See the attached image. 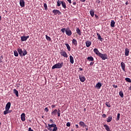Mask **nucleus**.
I'll return each instance as SVG.
<instances>
[{"instance_id": "1", "label": "nucleus", "mask_w": 131, "mask_h": 131, "mask_svg": "<svg viewBox=\"0 0 131 131\" xmlns=\"http://www.w3.org/2000/svg\"><path fill=\"white\" fill-rule=\"evenodd\" d=\"M60 31H61L62 33H65L66 32V34H67L68 36H71V35H72V31L69 29V27H68L67 29L62 28L60 30Z\"/></svg>"}, {"instance_id": "2", "label": "nucleus", "mask_w": 131, "mask_h": 131, "mask_svg": "<svg viewBox=\"0 0 131 131\" xmlns=\"http://www.w3.org/2000/svg\"><path fill=\"white\" fill-rule=\"evenodd\" d=\"M52 127H53V129H52ZM47 129L50 131H57L58 127L57 126V125L55 124H48V127H47Z\"/></svg>"}, {"instance_id": "3", "label": "nucleus", "mask_w": 131, "mask_h": 131, "mask_svg": "<svg viewBox=\"0 0 131 131\" xmlns=\"http://www.w3.org/2000/svg\"><path fill=\"white\" fill-rule=\"evenodd\" d=\"M17 52L20 57H23L27 55V51L26 50V49H24V51H23L22 49L18 48L17 49Z\"/></svg>"}, {"instance_id": "4", "label": "nucleus", "mask_w": 131, "mask_h": 131, "mask_svg": "<svg viewBox=\"0 0 131 131\" xmlns=\"http://www.w3.org/2000/svg\"><path fill=\"white\" fill-rule=\"evenodd\" d=\"M63 62H62L61 63H57L55 64H54L52 67V69H60L61 67H63Z\"/></svg>"}, {"instance_id": "5", "label": "nucleus", "mask_w": 131, "mask_h": 131, "mask_svg": "<svg viewBox=\"0 0 131 131\" xmlns=\"http://www.w3.org/2000/svg\"><path fill=\"white\" fill-rule=\"evenodd\" d=\"M98 57H99L100 58H101L102 60H106L108 59V55L106 53H104V54L100 53Z\"/></svg>"}, {"instance_id": "6", "label": "nucleus", "mask_w": 131, "mask_h": 131, "mask_svg": "<svg viewBox=\"0 0 131 131\" xmlns=\"http://www.w3.org/2000/svg\"><path fill=\"white\" fill-rule=\"evenodd\" d=\"M79 78L81 82H84L85 81V77L83 75H79Z\"/></svg>"}, {"instance_id": "7", "label": "nucleus", "mask_w": 131, "mask_h": 131, "mask_svg": "<svg viewBox=\"0 0 131 131\" xmlns=\"http://www.w3.org/2000/svg\"><path fill=\"white\" fill-rule=\"evenodd\" d=\"M60 55H61V56H62L63 57H64L65 58H68L67 53L64 51H61V52H60Z\"/></svg>"}, {"instance_id": "8", "label": "nucleus", "mask_w": 131, "mask_h": 131, "mask_svg": "<svg viewBox=\"0 0 131 131\" xmlns=\"http://www.w3.org/2000/svg\"><path fill=\"white\" fill-rule=\"evenodd\" d=\"M52 12L53 14H54V15H61V12L58 10L54 9L52 11Z\"/></svg>"}, {"instance_id": "9", "label": "nucleus", "mask_w": 131, "mask_h": 131, "mask_svg": "<svg viewBox=\"0 0 131 131\" xmlns=\"http://www.w3.org/2000/svg\"><path fill=\"white\" fill-rule=\"evenodd\" d=\"M29 37V36L20 37L21 41H26V40L28 39Z\"/></svg>"}, {"instance_id": "10", "label": "nucleus", "mask_w": 131, "mask_h": 131, "mask_svg": "<svg viewBox=\"0 0 131 131\" xmlns=\"http://www.w3.org/2000/svg\"><path fill=\"white\" fill-rule=\"evenodd\" d=\"M19 5L21 8H24L25 7V1L24 0H20Z\"/></svg>"}, {"instance_id": "11", "label": "nucleus", "mask_w": 131, "mask_h": 131, "mask_svg": "<svg viewBox=\"0 0 131 131\" xmlns=\"http://www.w3.org/2000/svg\"><path fill=\"white\" fill-rule=\"evenodd\" d=\"M93 52L97 55V56H99V55L101 54V53L99 51L98 49L95 48L93 50Z\"/></svg>"}, {"instance_id": "12", "label": "nucleus", "mask_w": 131, "mask_h": 131, "mask_svg": "<svg viewBox=\"0 0 131 131\" xmlns=\"http://www.w3.org/2000/svg\"><path fill=\"white\" fill-rule=\"evenodd\" d=\"M79 124L80 126H81L82 127H88V125H86L84 122L82 121H80L79 123Z\"/></svg>"}, {"instance_id": "13", "label": "nucleus", "mask_w": 131, "mask_h": 131, "mask_svg": "<svg viewBox=\"0 0 131 131\" xmlns=\"http://www.w3.org/2000/svg\"><path fill=\"white\" fill-rule=\"evenodd\" d=\"M10 108H11V102H9L7 103L6 107H5V110H9Z\"/></svg>"}, {"instance_id": "14", "label": "nucleus", "mask_w": 131, "mask_h": 131, "mask_svg": "<svg viewBox=\"0 0 131 131\" xmlns=\"http://www.w3.org/2000/svg\"><path fill=\"white\" fill-rule=\"evenodd\" d=\"M121 67L122 70L124 71V72H125V64H124V62H121Z\"/></svg>"}, {"instance_id": "15", "label": "nucleus", "mask_w": 131, "mask_h": 131, "mask_svg": "<svg viewBox=\"0 0 131 131\" xmlns=\"http://www.w3.org/2000/svg\"><path fill=\"white\" fill-rule=\"evenodd\" d=\"M85 45L87 48H90V47L91 46V45H92V41L90 40H88L85 42Z\"/></svg>"}, {"instance_id": "16", "label": "nucleus", "mask_w": 131, "mask_h": 131, "mask_svg": "<svg viewBox=\"0 0 131 131\" xmlns=\"http://www.w3.org/2000/svg\"><path fill=\"white\" fill-rule=\"evenodd\" d=\"M20 116L21 121H25V120H26V118H25V113H23Z\"/></svg>"}, {"instance_id": "17", "label": "nucleus", "mask_w": 131, "mask_h": 131, "mask_svg": "<svg viewBox=\"0 0 131 131\" xmlns=\"http://www.w3.org/2000/svg\"><path fill=\"white\" fill-rule=\"evenodd\" d=\"M97 35L98 36V39L100 40V41H103L104 40V39L101 37V35L99 33H97Z\"/></svg>"}, {"instance_id": "18", "label": "nucleus", "mask_w": 131, "mask_h": 131, "mask_svg": "<svg viewBox=\"0 0 131 131\" xmlns=\"http://www.w3.org/2000/svg\"><path fill=\"white\" fill-rule=\"evenodd\" d=\"M70 62L71 64L74 63V58H73V56L71 55L70 56Z\"/></svg>"}, {"instance_id": "19", "label": "nucleus", "mask_w": 131, "mask_h": 131, "mask_svg": "<svg viewBox=\"0 0 131 131\" xmlns=\"http://www.w3.org/2000/svg\"><path fill=\"white\" fill-rule=\"evenodd\" d=\"M13 94L16 96V97H19V92L16 89H13Z\"/></svg>"}, {"instance_id": "20", "label": "nucleus", "mask_w": 131, "mask_h": 131, "mask_svg": "<svg viewBox=\"0 0 131 131\" xmlns=\"http://www.w3.org/2000/svg\"><path fill=\"white\" fill-rule=\"evenodd\" d=\"M101 86H102V84L101 83V82H98L96 84L95 87L97 88V89H101Z\"/></svg>"}, {"instance_id": "21", "label": "nucleus", "mask_w": 131, "mask_h": 131, "mask_svg": "<svg viewBox=\"0 0 131 131\" xmlns=\"http://www.w3.org/2000/svg\"><path fill=\"white\" fill-rule=\"evenodd\" d=\"M57 112H58V110L57 109H55L52 112L51 114L52 115H54L55 116H56V115H57Z\"/></svg>"}, {"instance_id": "22", "label": "nucleus", "mask_w": 131, "mask_h": 131, "mask_svg": "<svg viewBox=\"0 0 131 131\" xmlns=\"http://www.w3.org/2000/svg\"><path fill=\"white\" fill-rule=\"evenodd\" d=\"M76 31L78 35H81V31H80V29H79V28H76Z\"/></svg>"}, {"instance_id": "23", "label": "nucleus", "mask_w": 131, "mask_h": 131, "mask_svg": "<svg viewBox=\"0 0 131 131\" xmlns=\"http://www.w3.org/2000/svg\"><path fill=\"white\" fill-rule=\"evenodd\" d=\"M128 54H129V49L126 48L125 50V55L128 56Z\"/></svg>"}, {"instance_id": "24", "label": "nucleus", "mask_w": 131, "mask_h": 131, "mask_svg": "<svg viewBox=\"0 0 131 131\" xmlns=\"http://www.w3.org/2000/svg\"><path fill=\"white\" fill-rule=\"evenodd\" d=\"M61 5L63 9H66V3L64 1H61Z\"/></svg>"}, {"instance_id": "25", "label": "nucleus", "mask_w": 131, "mask_h": 131, "mask_svg": "<svg viewBox=\"0 0 131 131\" xmlns=\"http://www.w3.org/2000/svg\"><path fill=\"white\" fill-rule=\"evenodd\" d=\"M87 60H88V61H89L93 62V61H94V57H93L92 56H89L87 58Z\"/></svg>"}, {"instance_id": "26", "label": "nucleus", "mask_w": 131, "mask_h": 131, "mask_svg": "<svg viewBox=\"0 0 131 131\" xmlns=\"http://www.w3.org/2000/svg\"><path fill=\"white\" fill-rule=\"evenodd\" d=\"M103 126L104 127H105V129H106V130L110 131V128L109 127V126H108V125L105 124L103 125Z\"/></svg>"}, {"instance_id": "27", "label": "nucleus", "mask_w": 131, "mask_h": 131, "mask_svg": "<svg viewBox=\"0 0 131 131\" xmlns=\"http://www.w3.org/2000/svg\"><path fill=\"white\" fill-rule=\"evenodd\" d=\"M65 45L67 47V50L70 52L71 51V48H70V46H69V44L68 43H66Z\"/></svg>"}, {"instance_id": "28", "label": "nucleus", "mask_w": 131, "mask_h": 131, "mask_svg": "<svg viewBox=\"0 0 131 131\" xmlns=\"http://www.w3.org/2000/svg\"><path fill=\"white\" fill-rule=\"evenodd\" d=\"M106 121H107V122H111V121H112V116H110L107 118V120H106Z\"/></svg>"}, {"instance_id": "29", "label": "nucleus", "mask_w": 131, "mask_h": 131, "mask_svg": "<svg viewBox=\"0 0 131 131\" xmlns=\"http://www.w3.org/2000/svg\"><path fill=\"white\" fill-rule=\"evenodd\" d=\"M115 27V21L114 20H112L111 22V27Z\"/></svg>"}, {"instance_id": "30", "label": "nucleus", "mask_w": 131, "mask_h": 131, "mask_svg": "<svg viewBox=\"0 0 131 131\" xmlns=\"http://www.w3.org/2000/svg\"><path fill=\"white\" fill-rule=\"evenodd\" d=\"M72 43L74 44V46H77V41L75 39H73Z\"/></svg>"}, {"instance_id": "31", "label": "nucleus", "mask_w": 131, "mask_h": 131, "mask_svg": "<svg viewBox=\"0 0 131 131\" xmlns=\"http://www.w3.org/2000/svg\"><path fill=\"white\" fill-rule=\"evenodd\" d=\"M90 15L92 17H94V16L95 15V11L94 10H91L90 11Z\"/></svg>"}, {"instance_id": "32", "label": "nucleus", "mask_w": 131, "mask_h": 131, "mask_svg": "<svg viewBox=\"0 0 131 131\" xmlns=\"http://www.w3.org/2000/svg\"><path fill=\"white\" fill-rule=\"evenodd\" d=\"M46 38L47 40H48L49 41H51L52 40V39H51V37L47 35H46Z\"/></svg>"}, {"instance_id": "33", "label": "nucleus", "mask_w": 131, "mask_h": 131, "mask_svg": "<svg viewBox=\"0 0 131 131\" xmlns=\"http://www.w3.org/2000/svg\"><path fill=\"white\" fill-rule=\"evenodd\" d=\"M62 4V1H60L59 0H58L57 3V6L60 7L61 6V4Z\"/></svg>"}, {"instance_id": "34", "label": "nucleus", "mask_w": 131, "mask_h": 131, "mask_svg": "<svg viewBox=\"0 0 131 131\" xmlns=\"http://www.w3.org/2000/svg\"><path fill=\"white\" fill-rule=\"evenodd\" d=\"M14 54L15 57H18V56H19V54L18 53V52L16 50L14 51Z\"/></svg>"}, {"instance_id": "35", "label": "nucleus", "mask_w": 131, "mask_h": 131, "mask_svg": "<svg viewBox=\"0 0 131 131\" xmlns=\"http://www.w3.org/2000/svg\"><path fill=\"white\" fill-rule=\"evenodd\" d=\"M119 94L121 98H123V92L122 91H120Z\"/></svg>"}, {"instance_id": "36", "label": "nucleus", "mask_w": 131, "mask_h": 131, "mask_svg": "<svg viewBox=\"0 0 131 131\" xmlns=\"http://www.w3.org/2000/svg\"><path fill=\"white\" fill-rule=\"evenodd\" d=\"M57 116L58 117H60V116H61V111H60L59 109L58 110V111H57Z\"/></svg>"}, {"instance_id": "37", "label": "nucleus", "mask_w": 131, "mask_h": 131, "mask_svg": "<svg viewBox=\"0 0 131 131\" xmlns=\"http://www.w3.org/2000/svg\"><path fill=\"white\" fill-rule=\"evenodd\" d=\"M119 119H120V114L118 113L117 114V119H116L117 121H118V120H119Z\"/></svg>"}, {"instance_id": "38", "label": "nucleus", "mask_w": 131, "mask_h": 131, "mask_svg": "<svg viewBox=\"0 0 131 131\" xmlns=\"http://www.w3.org/2000/svg\"><path fill=\"white\" fill-rule=\"evenodd\" d=\"M125 80H126L127 82H131V80L129 78H125Z\"/></svg>"}, {"instance_id": "39", "label": "nucleus", "mask_w": 131, "mask_h": 131, "mask_svg": "<svg viewBox=\"0 0 131 131\" xmlns=\"http://www.w3.org/2000/svg\"><path fill=\"white\" fill-rule=\"evenodd\" d=\"M105 105L106 106H107V107H111V105L110 104V103H109V102H105Z\"/></svg>"}, {"instance_id": "40", "label": "nucleus", "mask_w": 131, "mask_h": 131, "mask_svg": "<svg viewBox=\"0 0 131 131\" xmlns=\"http://www.w3.org/2000/svg\"><path fill=\"white\" fill-rule=\"evenodd\" d=\"M43 7L45 10H48V5H47V4L45 3L43 4Z\"/></svg>"}, {"instance_id": "41", "label": "nucleus", "mask_w": 131, "mask_h": 131, "mask_svg": "<svg viewBox=\"0 0 131 131\" xmlns=\"http://www.w3.org/2000/svg\"><path fill=\"white\" fill-rule=\"evenodd\" d=\"M8 113H9V110H6V111H5L4 112V115H7V114H8Z\"/></svg>"}, {"instance_id": "42", "label": "nucleus", "mask_w": 131, "mask_h": 131, "mask_svg": "<svg viewBox=\"0 0 131 131\" xmlns=\"http://www.w3.org/2000/svg\"><path fill=\"white\" fill-rule=\"evenodd\" d=\"M3 59H4V57H3V56H0V63H3Z\"/></svg>"}, {"instance_id": "43", "label": "nucleus", "mask_w": 131, "mask_h": 131, "mask_svg": "<svg viewBox=\"0 0 131 131\" xmlns=\"http://www.w3.org/2000/svg\"><path fill=\"white\" fill-rule=\"evenodd\" d=\"M44 111H45V112H49V108H48V107H46Z\"/></svg>"}, {"instance_id": "44", "label": "nucleus", "mask_w": 131, "mask_h": 131, "mask_svg": "<svg viewBox=\"0 0 131 131\" xmlns=\"http://www.w3.org/2000/svg\"><path fill=\"white\" fill-rule=\"evenodd\" d=\"M102 117H103V118H106V114H103L102 115Z\"/></svg>"}, {"instance_id": "45", "label": "nucleus", "mask_w": 131, "mask_h": 131, "mask_svg": "<svg viewBox=\"0 0 131 131\" xmlns=\"http://www.w3.org/2000/svg\"><path fill=\"white\" fill-rule=\"evenodd\" d=\"M67 126H68L69 127L70 126V122H68L67 123Z\"/></svg>"}, {"instance_id": "46", "label": "nucleus", "mask_w": 131, "mask_h": 131, "mask_svg": "<svg viewBox=\"0 0 131 131\" xmlns=\"http://www.w3.org/2000/svg\"><path fill=\"white\" fill-rule=\"evenodd\" d=\"M95 62H91V63H90V66H93V65H94V63Z\"/></svg>"}, {"instance_id": "47", "label": "nucleus", "mask_w": 131, "mask_h": 131, "mask_svg": "<svg viewBox=\"0 0 131 131\" xmlns=\"http://www.w3.org/2000/svg\"><path fill=\"white\" fill-rule=\"evenodd\" d=\"M113 88H114L115 89H117V85H113Z\"/></svg>"}, {"instance_id": "48", "label": "nucleus", "mask_w": 131, "mask_h": 131, "mask_svg": "<svg viewBox=\"0 0 131 131\" xmlns=\"http://www.w3.org/2000/svg\"><path fill=\"white\" fill-rule=\"evenodd\" d=\"M73 5L74 6H76V2H74L73 3Z\"/></svg>"}, {"instance_id": "49", "label": "nucleus", "mask_w": 131, "mask_h": 131, "mask_svg": "<svg viewBox=\"0 0 131 131\" xmlns=\"http://www.w3.org/2000/svg\"><path fill=\"white\" fill-rule=\"evenodd\" d=\"M51 107H52V108H55V107H56V105H51Z\"/></svg>"}, {"instance_id": "50", "label": "nucleus", "mask_w": 131, "mask_h": 131, "mask_svg": "<svg viewBox=\"0 0 131 131\" xmlns=\"http://www.w3.org/2000/svg\"><path fill=\"white\" fill-rule=\"evenodd\" d=\"M85 127V130H89V127L87 126V127Z\"/></svg>"}, {"instance_id": "51", "label": "nucleus", "mask_w": 131, "mask_h": 131, "mask_svg": "<svg viewBox=\"0 0 131 131\" xmlns=\"http://www.w3.org/2000/svg\"><path fill=\"white\" fill-rule=\"evenodd\" d=\"M79 70L80 71H82V68H79Z\"/></svg>"}, {"instance_id": "52", "label": "nucleus", "mask_w": 131, "mask_h": 131, "mask_svg": "<svg viewBox=\"0 0 131 131\" xmlns=\"http://www.w3.org/2000/svg\"><path fill=\"white\" fill-rule=\"evenodd\" d=\"M75 126H76V128H78V127H79V126L77 124H76Z\"/></svg>"}, {"instance_id": "53", "label": "nucleus", "mask_w": 131, "mask_h": 131, "mask_svg": "<svg viewBox=\"0 0 131 131\" xmlns=\"http://www.w3.org/2000/svg\"><path fill=\"white\" fill-rule=\"evenodd\" d=\"M50 122H51V123H53V122H54V121H53V120H52V119H50Z\"/></svg>"}, {"instance_id": "54", "label": "nucleus", "mask_w": 131, "mask_h": 131, "mask_svg": "<svg viewBox=\"0 0 131 131\" xmlns=\"http://www.w3.org/2000/svg\"><path fill=\"white\" fill-rule=\"evenodd\" d=\"M82 3H84L85 2V0H80Z\"/></svg>"}, {"instance_id": "55", "label": "nucleus", "mask_w": 131, "mask_h": 131, "mask_svg": "<svg viewBox=\"0 0 131 131\" xmlns=\"http://www.w3.org/2000/svg\"><path fill=\"white\" fill-rule=\"evenodd\" d=\"M67 1L69 2V4H71V0H67Z\"/></svg>"}, {"instance_id": "56", "label": "nucleus", "mask_w": 131, "mask_h": 131, "mask_svg": "<svg viewBox=\"0 0 131 131\" xmlns=\"http://www.w3.org/2000/svg\"><path fill=\"white\" fill-rule=\"evenodd\" d=\"M45 125H46V127H47V128L49 127H48V125H47V123H45Z\"/></svg>"}, {"instance_id": "57", "label": "nucleus", "mask_w": 131, "mask_h": 131, "mask_svg": "<svg viewBox=\"0 0 131 131\" xmlns=\"http://www.w3.org/2000/svg\"><path fill=\"white\" fill-rule=\"evenodd\" d=\"M95 16L96 18H98V15H97L96 14H95Z\"/></svg>"}, {"instance_id": "58", "label": "nucleus", "mask_w": 131, "mask_h": 131, "mask_svg": "<svg viewBox=\"0 0 131 131\" xmlns=\"http://www.w3.org/2000/svg\"><path fill=\"white\" fill-rule=\"evenodd\" d=\"M129 91H131V86H130L129 87Z\"/></svg>"}, {"instance_id": "59", "label": "nucleus", "mask_w": 131, "mask_h": 131, "mask_svg": "<svg viewBox=\"0 0 131 131\" xmlns=\"http://www.w3.org/2000/svg\"><path fill=\"white\" fill-rule=\"evenodd\" d=\"M2 20V16L0 15V21Z\"/></svg>"}, {"instance_id": "60", "label": "nucleus", "mask_w": 131, "mask_h": 131, "mask_svg": "<svg viewBox=\"0 0 131 131\" xmlns=\"http://www.w3.org/2000/svg\"><path fill=\"white\" fill-rule=\"evenodd\" d=\"M86 108H84V111H86Z\"/></svg>"}, {"instance_id": "61", "label": "nucleus", "mask_w": 131, "mask_h": 131, "mask_svg": "<svg viewBox=\"0 0 131 131\" xmlns=\"http://www.w3.org/2000/svg\"><path fill=\"white\" fill-rule=\"evenodd\" d=\"M126 5H127V3H126Z\"/></svg>"}, {"instance_id": "62", "label": "nucleus", "mask_w": 131, "mask_h": 131, "mask_svg": "<svg viewBox=\"0 0 131 131\" xmlns=\"http://www.w3.org/2000/svg\"><path fill=\"white\" fill-rule=\"evenodd\" d=\"M1 122H0V125H1Z\"/></svg>"}, {"instance_id": "63", "label": "nucleus", "mask_w": 131, "mask_h": 131, "mask_svg": "<svg viewBox=\"0 0 131 131\" xmlns=\"http://www.w3.org/2000/svg\"><path fill=\"white\" fill-rule=\"evenodd\" d=\"M16 131H18V130H16Z\"/></svg>"}]
</instances>
